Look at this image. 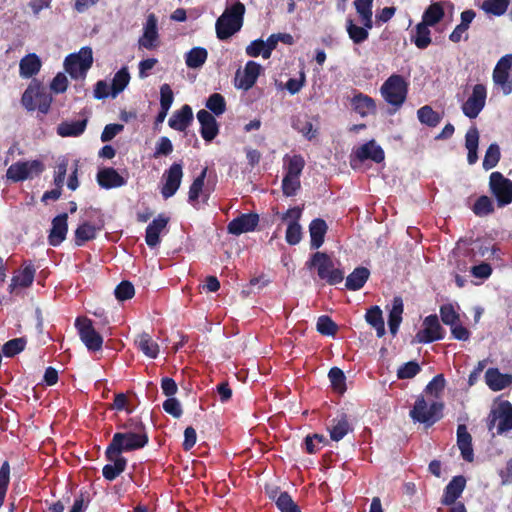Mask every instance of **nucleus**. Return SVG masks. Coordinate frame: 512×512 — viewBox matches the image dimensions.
Returning <instances> with one entry per match:
<instances>
[{"label": "nucleus", "instance_id": "nucleus-63", "mask_svg": "<svg viewBox=\"0 0 512 512\" xmlns=\"http://www.w3.org/2000/svg\"><path fill=\"white\" fill-rule=\"evenodd\" d=\"M445 387V379L443 375L439 374L435 376L426 386V393H430L435 397H438L439 394L443 391Z\"/></svg>", "mask_w": 512, "mask_h": 512}, {"label": "nucleus", "instance_id": "nucleus-41", "mask_svg": "<svg viewBox=\"0 0 512 512\" xmlns=\"http://www.w3.org/2000/svg\"><path fill=\"white\" fill-rule=\"evenodd\" d=\"M135 343L139 350H141L147 357L149 358H156L159 353V346L158 344L153 341L151 336L147 333L140 334L136 340Z\"/></svg>", "mask_w": 512, "mask_h": 512}, {"label": "nucleus", "instance_id": "nucleus-31", "mask_svg": "<svg viewBox=\"0 0 512 512\" xmlns=\"http://www.w3.org/2000/svg\"><path fill=\"white\" fill-rule=\"evenodd\" d=\"M41 60L35 53L23 57L19 63V74L22 78H30L41 69Z\"/></svg>", "mask_w": 512, "mask_h": 512}, {"label": "nucleus", "instance_id": "nucleus-54", "mask_svg": "<svg viewBox=\"0 0 512 512\" xmlns=\"http://www.w3.org/2000/svg\"><path fill=\"white\" fill-rule=\"evenodd\" d=\"M206 107L215 115H221L226 109L225 99L221 94L214 93L208 98Z\"/></svg>", "mask_w": 512, "mask_h": 512}, {"label": "nucleus", "instance_id": "nucleus-46", "mask_svg": "<svg viewBox=\"0 0 512 512\" xmlns=\"http://www.w3.org/2000/svg\"><path fill=\"white\" fill-rule=\"evenodd\" d=\"M130 81V74L126 67L121 68L115 75L112 80L111 88L112 93L111 96L115 98L120 92H122Z\"/></svg>", "mask_w": 512, "mask_h": 512}, {"label": "nucleus", "instance_id": "nucleus-16", "mask_svg": "<svg viewBox=\"0 0 512 512\" xmlns=\"http://www.w3.org/2000/svg\"><path fill=\"white\" fill-rule=\"evenodd\" d=\"M262 67L254 61H248L243 69H238L234 78V85L238 89L249 90L256 82Z\"/></svg>", "mask_w": 512, "mask_h": 512}, {"label": "nucleus", "instance_id": "nucleus-14", "mask_svg": "<svg viewBox=\"0 0 512 512\" xmlns=\"http://www.w3.org/2000/svg\"><path fill=\"white\" fill-rule=\"evenodd\" d=\"M302 210L298 207L288 209L283 215L282 220L287 223L285 239L288 244L296 245L302 239V228L298 223Z\"/></svg>", "mask_w": 512, "mask_h": 512}, {"label": "nucleus", "instance_id": "nucleus-44", "mask_svg": "<svg viewBox=\"0 0 512 512\" xmlns=\"http://www.w3.org/2000/svg\"><path fill=\"white\" fill-rule=\"evenodd\" d=\"M370 29L371 28H367L364 25L363 27L356 25L350 18L346 20V31L354 44H361L366 41L368 39Z\"/></svg>", "mask_w": 512, "mask_h": 512}, {"label": "nucleus", "instance_id": "nucleus-37", "mask_svg": "<svg viewBox=\"0 0 512 512\" xmlns=\"http://www.w3.org/2000/svg\"><path fill=\"white\" fill-rule=\"evenodd\" d=\"M86 124V120L62 122L57 127V133L61 137H77L84 132Z\"/></svg>", "mask_w": 512, "mask_h": 512}, {"label": "nucleus", "instance_id": "nucleus-3", "mask_svg": "<svg viewBox=\"0 0 512 512\" xmlns=\"http://www.w3.org/2000/svg\"><path fill=\"white\" fill-rule=\"evenodd\" d=\"M52 102L51 94L39 83L32 82L24 91L21 103L28 111L38 109L41 113L46 114Z\"/></svg>", "mask_w": 512, "mask_h": 512}, {"label": "nucleus", "instance_id": "nucleus-32", "mask_svg": "<svg viewBox=\"0 0 512 512\" xmlns=\"http://www.w3.org/2000/svg\"><path fill=\"white\" fill-rule=\"evenodd\" d=\"M471 440V435L468 433L466 426L459 425L457 428V444L462 457L468 462H472L474 458Z\"/></svg>", "mask_w": 512, "mask_h": 512}, {"label": "nucleus", "instance_id": "nucleus-43", "mask_svg": "<svg viewBox=\"0 0 512 512\" xmlns=\"http://www.w3.org/2000/svg\"><path fill=\"white\" fill-rule=\"evenodd\" d=\"M411 41L419 49H425L431 44V32L429 26L425 23H418L415 27V33L411 37Z\"/></svg>", "mask_w": 512, "mask_h": 512}, {"label": "nucleus", "instance_id": "nucleus-25", "mask_svg": "<svg viewBox=\"0 0 512 512\" xmlns=\"http://www.w3.org/2000/svg\"><path fill=\"white\" fill-rule=\"evenodd\" d=\"M198 121L201 124V135L206 141L213 140L218 134V126L214 116L206 110L197 113Z\"/></svg>", "mask_w": 512, "mask_h": 512}, {"label": "nucleus", "instance_id": "nucleus-62", "mask_svg": "<svg viewBox=\"0 0 512 512\" xmlns=\"http://www.w3.org/2000/svg\"><path fill=\"white\" fill-rule=\"evenodd\" d=\"M134 293L133 285L127 281L121 282L115 289V296L120 301L132 298Z\"/></svg>", "mask_w": 512, "mask_h": 512}, {"label": "nucleus", "instance_id": "nucleus-52", "mask_svg": "<svg viewBox=\"0 0 512 512\" xmlns=\"http://www.w3.org/2000/svg\"><path fill=\"white\" fill-rule=\"evenodd\" d=\"M305 161L300 155H293L287 159L286 174L290 176L300 177L304 168Z\"/></svg>", "mask_w": 512, "mask_h": 512}, {"label": "nucleus", "instance_id": "nucleus-12", "mask_svg": "<svg viewBox=\"0 0 512 512\" xmlns=\"http://www.w3.org/2000/svg\"><path fill=\"white\" fill-rule=\"evenodd\" d=\"M487 99V89L483 84H476L472 93L462 105V112L470 119L476 118L483 110Z\"/></svg>", "mask_w": 512, "mask_h": 512}, {"label": "nucleus", "instance_id": "nucleus-58", "mask_svg": "<svg viewBox=\"0 0 512 512\" xmlns=\"http://www.w3.org/2000/svg\"><path fill=\"white\" fill-rule=\"evenodd\" d=\"M328 377L336 391L342 393L345 390V375L341 369L333 367L329 371Z\"/></svg>", "mask_w": 512, "mask_h": 512}, {"label": "nucleus", "instance_id": "nucleus-64", "mask_svg": "<svg viewBox=\"0 0 512 512\" xmlns=\"http://www.w3.org/2000/svg\"><path fill=\"white\" fill-rule=\"evenodd\" d=\"M174 100V95L171 87L168 84H163L160 87V106L164 109H170Z\"/></svg>", "mask_w": 512, "mask_h": 512}, {"label": "nucleus", "instance_id": "nucleus-50", "mask_svg": "<svg viewBox=\"0 0 512 512\" xmlns=\"http://www.w3.org/2000/svg\"><path fill=\"white\" fill-rule=\"evenodd\" d=\"M417 116L422 124L435 127L440 122V116L430 106L426 105L417 111Z\"/></svg>", "mask_w": 512, "mask_h": 512}, {"label": "nucleus", "instance_id": "nucleus-29", "mask_svg": "<svg viewBox=\"0 0 512 512\" xmlns=\"http://www.w3.org/2000/svg\"><path fill=\"white\" fill-rule=\"evenodd\" d=\"M328 226L323 219H314L309 225L310 245L312 249H318L324 243V237Z\"/></svg>", "mask_w": 512, "mask_h": 512}, {"label": "nucleus", "instance_id": "nucleus-42", "mask_svg": "<svg viewBox=\"0 0 512 512\" xmlns=\"http://www.w3.org/2000/svg\"><path fill=\"white\" fill-rule=\"evenodd\" d=\"M350 430L351 427L346 416H340L339 418L333 419L329 427L330 437L334 441H340L343 439Z\"/></svg>", "mask_w": 512, "mask_h": 512}, {"label": "nucleus", "instance_id": "nucleus-1", "mask_svg": "<svg viewBox=\"0 0 512 512\" xmlns=\"http://www.w3.org/2000/svg\"><path fill=\"white\" fill-rule=\"evenodd\" d=\"M244 13L245 6L239 1L227 5L215 24L217 37L225 40L238 32L243 25Z\"/></svg>", "mask_w": 512, "mask_h": 512}, {"label": "nucleus", "instance_id": "nucleus-57", "mask_svg": "<svg viewBox=\"0 0 512 512\" xmlns=\"http://www.w3.org/2000/svg\"><path fill=\"white\" fill-rule=\"evenodd\" d=\"M493 211L492 200L487 196H481L473 206V212L477 216H486Z\"/></svg>", "mask_w": 512, "mask_h": 512}, {"label": "nucleus", "instance_id": "nucleus-11", "mask_svg": "<svg viewBox=\"0 0 512 512\" xmlns=\"http://www.w3.org/2000/svg\"><path fill=\"white\" fill-rule=\"evenodd\" d=\"M489 185L500 207L512 202V181L505 178L500 172L490 175Z\"/></svg>", "mask_w": 512, "mask_h": 512}, {"label": "nucleus", "instance_id": "nucleus-27", "mask_svg": "<svg viewBox=\"0 0 512 512\" xmlns=\"http://www.w3.org/2000/svg\"><path fill=\"white\" fill-rule=\"evenodd\" d=\"M67 218V214L64 213L53 219L52 229L49 234V243L52 246L59 245L65 239L68 230Z\"/></svg>", "mask_w": 512, "mask_h": 512}, {"label": "nucleus", "instance_id": "nucleus-45", "mask_svg": "<svg viewBox=\"0 0 512 512\" xmlns=\"http://www.w3.org/2000/svg\"><path fill=\"white\" fill-rule=\"evenodd\" d=\"M366 321L375 328L378 337L385 334V325L382 317V311L378 306H373L366 313Z\"/></svg>", "mask_w": 512, "mask_h": 512}, {"label": "nucleus", "instance_id": "nucleus-48", "mask_svg": "<svg viewBox=\"0 0 512 512\" xmlns=\"http://www.w3.org/2000/svg\"><path fill=\"white\" fill-rule=\"evenodd\" d=\"M509 6V0H485L481 8L487 14H492L494 16L503 15Z\"/></svg>", "mask_w": 512, "mask_h": 512}, {"label": "nucleus", "instance_id": "nucleus-56", "mask_svg": "<svg viewBox=\"0 0 512 512\" xmlns=\"http://www.w3.org/2000/svg\"><path fill=\"white\" fill-rule=\"evenodd\" d=\"M276 505L282 512H301L290 495L286 492L280 493L276 499Z\"/></svg>", "mask_w": 512, "mask_h": 512}, {"label": "nucleus", "instance_id": "nucleus-53", "mask_svg": "<svg viewBox=\"0 0 512 512\" xmlns=\"http://www.w3.org/2000/svg\"><path fill=\"white\" fill-rule=\"evenodd\" d=\"M421 371L420 365L415 361H409L401 365L397 370L398 379H411Z\"/></svg>", "mask_w": 512, "mask_h": 512}, {"label": "nucleus", "instance_id": "nucleus-18", "mask_svg": "<svg viewBox=\"0 0 512 512\" xmlns=\"http://www.w3.org/2000/svg\"><path fill=\"white\" fill-rule=\"evenodd\" d=\"M182 177V165L179 163L172 164L164 173L163 179L165 182L161 189V193L165 199L172 197L177 192L180 187Z\"/></svg>", "mask_w": 512, "mask_h": 512}, {"label": "nucleus", "instance_id": "nucleus-5", "mask_svg": "<svg viewBox=\"0 0 512 512\" xmlns=\"http://www.w3.org/2000/svg\"><path fill=\"white\" fill-rule=\"evenodd\" d=\"M147 442L148 437L145 433H115L107 449L109 450V453H114L120 456L122 452L143 448Z\"/></svg>", "mask_w": 512, "mask_h": 512}, {"label": "nucleus", "instance_id": "nucleus-34", "mask_svg": "<svg viewBox=\"0 0 512 512\" xmlns=\"http://www.w3.org/2000/svg\"><path fill=\"white\" fill-rule=\"evenodd\" d=\"M370 276V271L365 267H358L346 278L345 286L348 290L356 291L361 289Z\"/></svg>", "mask_w": 512, "mask_h": 512}, {"label": "nucleus", "instance_id": "nucleus-39", "mask_svg": "<svg viewBox=\"0 0 512 512\" xmlns=\"http://www.w3.org/2000/svg\"><path fill=\"white\" fill-rule=\"evenodd\" d=\"M444 2H436L431 4L423 13L422 23L428 26H434L444 17Z\"/></svg>", "mask_w": 512, "mask_h": 512}, {"label": "nucleus", "instance_id": "nucleus-30", "mask_svg": "<svg viewBox=\"0 0 512 512\" xmlns=\"http://www.w3.org/2000/svg\"><path fill=\"white\" fill-rule=\"evenodd\" d=\"M193 119V112L190 106L184 105L176 111L168 121L169 126L177 131H184Z\"/></svg>", "mask_w": 512, "mask_h": 512}, {"label": "nucleus", "instance_id": "nucleus-33", "mask_svg": "<svg viewBox=\"0 0 512 512\" xmlns=\"http://www.w3.org/2000/svg\"><path fill=\"white\" fill-rule=\"evenodd\" d=\"M479 132L475 126L469 128L465 135V147L468 150L467 160L470 165L478 160Z\"/></svg>", "mask_w": 512, "mask_h": 512}, {"label": "nucleus", "instance_id": "nucleus-28", "mask_svg": "<svg viewBox=\"0 0 512 512\" xmlns=\"http://www.w3.org/2000/svg\"><path fill=\"white\" fill-rule=\"evenodd\" d=\"M97 181L99 185L106 189L121 187L125 185L124 178L113 168H105L98 172Z\"/></svg>", "mask_w": 512, "mask_h": 512}, {"label": "nucleus", "instance_id": "nucleus-6", "mask_svg": "<svg viewBox=\"0 0 512 512\" xmlns=\"http://www.w3.org/2000/svg\"><path fill=\"white\" fill-rule=\"evenodd\" d=\"M382 97L391 105L401 106L407 95V83L401 75H391L381 86Z\"/></svg>", "mask_w": 512, "mask_h": 512}, {"label": "nucleus", "instance_id": "nucleus-19", "mask_svg": "<svg viewBox=\"0 0 512 512\" xmlns=\"http://www.w3.org/2000/svg\"><path fill=\"white\" fill-rule=\"evenodd\" d=\"M259 222V216L257 214L248 213L242 214L239 217L233 219L228 224V232L233 235H240L253 231Z\"/></svg>", "mask_w": 512, "mask_h": 512}, {"label": "nucleus", "instance_id": "nucleus-61", "mask_svg": "<svg viewBox=\"0 0 512 512\" xmlns=\"http://www.w3.org/2000/svg\"><path fill=\"white\" fill-rule=\"evenodd\" d=\"M25 341L22 338H16L8 341L3 346V353L7 357H12L24 349Z\"/></svg>", "mask_w": 512, "mask_h": 512}, {"label": "nucleus", "instance_id": "nucleus-9", "mask_svg": "<svg viewBox=\"0 0 512 512\" xmlns=\"http://www.w3.org/2000/svg\"><path fill=\"white\" fill-rule=\"evenodd\" d=\"M43 170L44 164L40 160L18 161L7 169L6 176L13 182H20L37 177Z\"/></svg>", "mask_w": 512, "mask_h": 512}, {"label": "nucleus", "instance_id": "nucleus-47", "mask_svg": "<svg viewBox=\"0 0 512 512\" xmlns=\"http://www.w3.org/2000/svg\"><path fill=\"white\" fill-rule=\"evenodd\" d=\"M98 230L99 228L90 223H83L75 231L76 244L81 246L84 242L94 239Z\"/></svg>", "mask_w": 512, "mask_h": 512}, {"label": "nucleus", "instance_id": "nucleus-55", "mask_svg": "<svg viewBox=\"0 0 512 512\" xmlns=\"http://www.w3.org/2000/svg\"><path fill=\"white\" fill-rule=\"evenodd\" d=\"M317 331L323 335L334 336L337 332V325L330 317L320 316L317 320Z\"/></svg>", "mask_w": 512, "mask_h": 512}, {"label": "nucleus", "instance_id": "nucleus-35", "mask_svg": "<svg viewBox=\"0 0 512 512\" xmlns=\"http://www.w3.org/2000/svg\"><path fill=\"white\" fill-rule=\"evenodd\" d=\"M352 106L354 110L362 117L371 115L375 113L376 110L374 100L363 94H358L353 97Z\"/></svg>", "mask_w": 512, "mask_h": 512}, {"label": "nucleus", "instance_id": "nucleus-38", "mask_svg": "<svg viewBox=\"0 0 512 512\" xmlns=\"http://www.w3.org/2000/svg\"><path fill=\"white\" fill-rule=\"evenodd\" d=\"M403 301L400 297H395L392 301V308L389 313L388 325L391 334L395 335L402 321Z\"/></svg>", "mask_w": 512, "mask_h": 512}, {"label": "nucleus", "instance_id": "nucleus-51", "mask_svg": "<svg viewBox=\"0 0 512 512\" xmlns=\"http://www.w3.org/2000/svg\"><path fill=\"white\" fill-rule=\"evenodd\" d=\"M500 160V148L497 144H491L484 156L483 159V168L485 170H490L494 168Z\"/></svg>", "mask_w": 512, "mask_h": 512}, {"label": "nucleus", "instance_id": "nucleus-22", "mask_svg": "<svg viewBox=\"0 0 512 512\" xmlns=\"http://www.w3.org/2000/svg\"><path fill=\"white\" fill-rule=\"evenodd\" d=\"M106 457L111 463L103 467V476L105 479L112 481L118 477L126 468V459L114 453H109L106 449Z\"/></svg>", "mask_w": 512, "mask_h": 512}, {"label": "nucleus", "instance_id": "nucleus-4", "mask_svg": "<svg viewBox=\"0 0 512 512\" xmlns=\"http://www.w3.org/2000/svg\"><path fill=\"white\" fill-rule=\"evenodd\" d=\"M443 407L444 405L441 402L433 401L427 403V401L420 396L415 401L410 411V416L414 421L430 426L442 417Z\"/></svg>", "mask_w": 512, "mask_h": 512}, {"label": "nucleus", "instance_id": "nucleus-15", "mask_svg": "<svg viewBox=\"0 0 512 512\" xmlns=\"http://www.w3.org/2000/svg\"><path fill=\"white\" fill-rule=\"evenodd\" d=\"M139 48L153 50L159 45L158 19L154 13L146 16L143 33L138 40Z\"/></svg>", "mask_w": 512, "mask_h": 512}, {"label": "nucleus", "instance_id": "nucleus-20", "mask_svg": "<svg viewBox=\"0 0 512 512\" xmlns=\"http://www.w3.org/2000/svg\"><path fill=\"white\" fill-rule=\"evenodd\" d=\"M35 268L29 264L16 272L9 285L10 293H16L18 289L29 287L34 280Z\"/></svg>", "mask_w": 512, "mask_h": 512}, {"label": "nucleus", "instance_id": "nucleus-40", "mask_svg": "<svg viewBox=\"0 0 512 512\" xmlns=\"http://www.w3.org/2000/svg\"><path fill=\"white\" fill-rule=\"evenodd\" d=\"M208 52L203 47H194L185 55V63L191 69H198L204 65Z\"/></svg>", "mask_w": 512, "mask_h": 512}, {"label": "nucleus", "instance_id": "nucleus-8", "mask_svg": "<svg viewBox=\"0 0 512 512\" xmlns=\"http://www.w3.org/2000/svg\"><path fill=\"white\" fill-rule=\"evenodd\" d=\"M93 63L92 50L89 47H83L78 53L70 54L66 57L64 66L67 73L72 78H83Z\"/></svg>", "mask_w": 512, "mask_h": 512}, {"label": "nucleus", "instance_id": "nucleus-7", "mask_svg": "<svg viewBox=\"0 0 512 512\" xmlns=\"http://www.w3.org/2000/svg\"><path fill=\"white\" fill-rule=\"evenodd\" d=\"M502 434L512 429V405L509 401L500 400L493 406L488 417V428Z\"/></svg>", "mask_w": 512, "mask_h": 512}, {"label": "nucleus", "instance_id": "nucleus-13", "mask_svg": "<svg viewBox=\"0 0 512 512\" xmlns=\"http://www.w3.org/2000/svg\"><path fill=\"white\" fill-rule=\"evenodd\" d=\"M511 68L512 54H507L500 58L493 70V82L500 86L505 95L512 92V77L510 75Z\"/></svg>", "mask_w": 512, "mask_h": 512}, {"label": "nucleus", "instance_id": "nucleus-59", "mask_svg": "<svg viewBox=\"0 0 512 512\" xmlns=\"http://www.w3.org/2000/svg\"><path fill=\"white\" fill-rule=\"evenodd\" d=\"M300 188V179L296 176L285 175L282 181L283 193L286 196H293Z\"/></svg>", "mask_w": 512, "mask_h": 512}, {"label": "nucleus", "instance_id": "nucleus-10", "mask_svg": "<svg viewBox=\"0 0 512 512\" xmlns=\"http://www.w3.org/2000/svg\"><path fill=\"white\" fill-rule=\"evenodd\" d=\"M81 341L88 350L98 351L102 348L103 338L95 330L92 321L86 317H79L75 321Z\"/></svg>", "mask_w": 512, "mask_h": 512}, {"label": "nucleus", "instance_id": "nucleus-23", "mask_svg": "<svg viewBox=\"0 0 512 512\" xmlns=\"http://www.w3.org/2000/svg\"><path fill=\"white\" fill-rule=\"evenodd\" d=\"M485 381L491 390L500 391L512 385V375L502 374L496 368H489L485 373Z\"/></svg>", "mask_w": 512, "mask_h": 512}, {"label": "nucleus", "instance_id": "nucleus-21", "mask_svg": "<svg viewBox=\"0 0 512 512\" xmlns=\"http://www.w3.org/2000/svg\"><path fill=\"white\" fill-rule=\"evenodd\" d=\"M169 219L164 215H159L146 228L145 241L151 248L160 243V234L166 228Z\"/></svg>", "mask_w": 512, "mask_h": 512}, {"label": "nucleus", "instance_id": "nucleus-60", "mask_svg": "<svg viewBox=\"0 0 512 512\" xmlns=\"http://www.w3.org/2000/svg\"><path fill=\"white\" fill-rule=\"evenodd\" d=\"M440 316L443 323L449 326L459 322V315L451 304L443 305L440 308Z\"/></svg>", "mask_w": 512, "mask_h": 512}, {"label": "nucleus", "instance_id": "nucleus-24", "mask_svg": "<svg viewBox=\"0 0 512 512\" xmlns=\"http://www.w3.org/2000/svg\"><path fill=\"white\" fill-rule=\"evenodd\" d=\"M466 486V479L463 476H455L445 488L442 503L452 505L461 496Z\"/></svg>", "mask_w": 512, "mask_h": 512}, {"label": "nucleus", "instance_id": "nucleus-2", "mask_svg": "<svg viewBox=\"0 0 512 512\" xmlns=\"http://www.w3.org/2000/svg\"><path fill=\"white\" fill-rule=\"evenodd\" d=\"M307 266L316 268L319 278L325 280L329 285H336L344 279V272L335 267L331 257L326 253H314L310 261L307 262Z\"/></svg>", "mask_w": 512, "mask_h": 512}, {"label": "nucleus", "instance_id": "nucleus-36", "mask_svg": "<svg viewBox=\"0 0 512 512\" xmlns=\"http://www.w3.org/2000/svg\"><path fill=\"white\" fill-rule=\"evenodd\" d=\"M354 6L359 16V21L367 28L373 27L372 6L373 0H354Z\"/></svg>", "mask_w": 512, "mask_h": 512}, {"label": "nucleus", "instance_id": "nucleus-49", "mask_svg": "<svg viewBox=\"0 0 512 512\" xmlns=\"http://www.w3.org/2000/svg\"><path fill=\"white\" fill-rule=\"evenodd\" d=\"M206 173L207 169H204L190 186L188 200L194 207H196L198 198L203 191Z\"/></svg>", "mask_w": 512, "mask_h": 512}, {"label": "nucleus", "instance_id": "nucleus-26", "mask_svg": "<svg viewBox=\"0 0 512 512\" xmlns=\"http://www.w3.org/2000/svg\"><path fill=\"white\" fill-rule=\"evenodd\" d=\"M355 155L361 162L370 159L379 163L384 160L383 149L373 140L357 148Z\"/></svg>", "mask_w": 512, "mask_h": 512}, {"label": "nucleus", "instance_id": "nucleus-17", "mask_svg": "<svg viewBox=\"0 0 512 512\" xmlns=\"http://www.w3.org/2000/svg\"><path fill=\"white\" fill-rule=\"evenodd\" d=\"M442 338L443 329L436 315L427 316L423 321V328L415 336L418 343H430Z\"/></svg>", "mask_w": 512, "mask_h": 512}]
</instances>
